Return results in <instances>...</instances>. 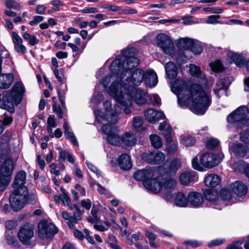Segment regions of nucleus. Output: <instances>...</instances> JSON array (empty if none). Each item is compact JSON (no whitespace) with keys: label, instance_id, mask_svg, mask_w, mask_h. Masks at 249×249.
I'll return each mask as SVG.
<instances>
[{"label":"nucleus","instance_id":"f257e3e1","mask_svg":"<svg viewBox=\"0 0 249 249\" xmlns=\"http://www.w3.org/2000/svg\"><path fill=\"white\" fill-rule=\"evenodd\" d=\"M136 52L134 48H128L122 52V56H116L109 67L111 73L100 82L105 88L106 89L113 81L119 90H120V85L126 87L130 84L136 86L140 85L144 80V71L141 69H136L131 74L129 72L139 64V59L135 56Z\"/></svg>","mask_w":249,"mask_h":249},{"label":"nucleus","instance_id":"f03ea898","mask_svg":"<svg viewBox=\"0 0 249 249\" xmlns=\"http://www.w3.org/2000/svg\"><path fill=\"white\" fill-rule=\"evenodd\" d=\"M172 90H175L178 96V103L181 107H187L191 98L193 102L191 109L196 114H204L211 105L210 95L197 84L192 85L189 88L186 82L177 79L174 83Z\"/></svg>","mask_w":249,"mask_h":249},{"label":"nucleus","instance_id":"7ed1b4c3","mask_svg":"<svg viewBox=\"0 0 249 249\" xmlns=\"http://www.w3.org/2000/svg\"><path fill=\"white\" fill-rule=\"evenodd\" d=\"M120 90L117 89L114 81L106 89V91L120 104L123 106H131L132 100L138 105L148 103L150 96L148 93L131 86L127 87L120 85Z\"/></svg>","mask_w":249,"mask_h":249},{"label":"nucleus","instance_id":"20e7f679","mask_svg":"<svg viewBox=\"0 0 249 249\" xmlns=\"http://www.w3.org/2000/svg\"><path fill=\"white\" fill-rule=\"evenodd\" d=\"M105 113H102L100 110H96L94 114L96 119L99 122L104 123L107 122L109 124L103 125V132L107 136L113 133L114 130H117L116 127L111 125L116 124L118 121V115L121 111L120 106L115 104L113 107L109 101H106L104 103Z\"/></svg>","mask_w":249,"mask_h":249},{"label":"nucleus","instance_id":"39448f33","mask_svg":"<svg viewBox=\"0 0 249 249\" xmlns=\"http://www.w3.org/2000/svg\"><path fill=\"white\" fill-rule=\"evenodd\" d=\"M156 174H158V171L156 170L143 169L135 172L134 178L137 180L142 181L143 186L146 189L156 194L162 189L161 180H163V177L161 176L153 178Z\"/></svg>","mask_w":249,"mask_h":249},{"label":"nucleus","instance_id":"423d86ee","mask_svg":"<svg viewBox=\"0 0 249 249\" xmlns=\"http://www.w3.org/2000/svg\"><path fill=\"white\" fill-rule=\"evenodd\" d=\"M24 91L23 85L21 82L16 83L11 92L5 91L0 94V107L8 110L10 112L14 111L13 102L18 97L21 96Z\"/></svg>","mask_w":249,"mask_h":249},{"label":"nucleus","instance_id":"0eeeda50","mask_svg":"<svg viewBox=\"0 0 249 249\" xmlns=\"http://www.w3.org/2000/svg\"><path fill=\"white\" fill-rule=\"evenodd\" d=\"M28 196V192L27 187L15 189L9 197V202L13 210L18 211L21 209L27 201Z\"/></svg>","mask_w":249,"mask_h":249},{"label":"nucleus","instance_id":"6e6552de","mask_svg":"<svg viewBox=\"0 0 249 249\" xmlns=\"http://www.w3.org/2000/svg\"><path fill=\"white\" fill-rule=\"evenodd\" d=\"M14 169V163L11 159H5L2 162L0 168V191H3L9 184Z\"/></svg>","mask_w":249,"mask_h":249},{"label":"nucleus","instance_id":"1a4fd4ad","mask_svg":"<svg viewBox=\"0 0 249 249\" xmlns=\"http://www.w3.org/2000/svg\"><path fill=\"white\" fill-rule=\"evenodd\" d=\"M157 46L165 54L173 57L175 54V48L171 39L166 35L160 33L157 35Z\"/></svg>","mask_w":249,"mask_h":249},{"label":"nucleus","instance_id":"9d476101","mask_svg":"<svg viewBox=\"0 0 249 249\" xmlns=\"http://www.w3.org/2000/svg\"><path fill=\"white\" fill-rule=\"evenodd\" d=\"M20 241L25 245H30L34 238V227L29 223L21 226L18 232Z\"/></svg>","mask_w":249,"mask_h":249},{"label":"nucleus","instance_id":"9b49d317","mask_svg":"<svg viewBox=\"0 0 249 249\" xmlns=\"http://www.w3.org/2000/svg\"><path fill=\"white\" fill-rule=\"evenodd\" d=\"M248 113V108L245 107H241L227 116V120L228 122H239L240 124L245 125H249V119H246Z\"/></svg>","mask_w":249,"mask_h":249},{"label":"nucleus","instance_id":"f8f14e48","mask_svg":"<svg viewBox=\"0 0 249 249\" xmlns=\"http://www.w3.org/2000/svg\"><path fill=\"white\" fill-rule=\"evenodd\" d=\"M223 157L222 154L218 156L213 153H206L200 156V163L204 167L211 168L218 164Z\"/></svg>","mask_w":249,"mask_h":249},{"label":"nucleus","instance_id":"ddd939ff","mask_svg":"<svg viewBox=\"0 0 249 249\" xmlns=\"http://www.w3.org/2000/svg\"><path fill=\"white\" fill-rule=\"evenodd\" d=\"M38 228L39 236L43 239L50 238L58 232L55 226L44 221L39 223Z\"/></svg>","mask_w":249,"mask_h":249},{"label":"nucleus","instance_id":"4468645a","mask_svg":"<svg viewBox=\"0 0 249 249\" xmlns=\"http://www.w3.org/2000/svg\"><path fill=\"white\" fill-rule=\"evenodd\" d=\"M5 227L7 230L6 231V238L7 243L9 245H12L13 247L17 249L20 248V245L12 235L14 232L13 229L15 227V223L13 221H8L5 223Z\"/></svg>","mask_w":249,"mask_h":249},{"label":"nucleus","instance_id":"2eb2a0df","mask_svg":"<svg viewBox=\"0 0 249 249\" xmlns=\"http://www.w3.org/2000/svg\"><path fill=\"white\" fill-rule=\"evenodd\" d=\"M146 160L148 163L159 164L165 161V154L160 151H154L146 155Z\"/></svg>","mask_w":249,"mask_h":249},{"label":"nucleus","instance_id":"dca6fc26","mask_svg":"<svg viewBox=\"0 0 249 249\" xmlns=\"http://www.w3.org/2000/svg\"><path fill=\"white\" fill-rule=\"evenodd\" d=\"M144 113L147 120L153 124L165 118V115L162 112L157 111L151 108L146 110Z\"/></svg>","mask_w":249,"mask_h":249},{"label":"nucleus","instance_id":"f3484780","mask_svg":"<svg viewBox=\"0 0 249 249\" xmlns=\"http://www.w3.org/2000/svg\"><path fill=\"white\" fill-rule=\"evenodd\" d=\"M57 94L62 108L60 106L57 105L56 103L54 102L53 105V110L54 113L57 114L58 117L61 119L63 117V114L64 113V110L66 109L65 103V97L64 95H62L60 89L57 90Z\"/></svg>","mask_w":249,"mask_h":249},{"label":"nucleus","instance_id":"a211bd4d","mask_svg":"<svg viewBox=\"0 0 249 249\" xmlns=\"http://www.w3.org/2000/svg\"><path fill=\"white\" fill-rule=\"evenodd\" d=\"M13 41L14 44V49L17 53L19 54H24L27 53V49L22 44V38L15 32L12 33Z\"/></svg>","mask_w":249,"mask_h":249},{"label":"nucleus","instance_id":"6ab92c4d","mask_svg":"<svg viewBox=\"0 0 249 249\" xmlns=\"http://www.w3.org/2000/svg\"><path fill=\"white\" fill-rule=\"evenodd\" d=\"M197 177L196 172L194 171H187L182 173L179 177L180 182L185 185L194 183L197 181Z\"/></svg>","mask_w":249,"mask_h":249},{"label":"nucleus","instance_id":"aec40b11","mask_svg":"<svg viewBox=\"0 0 249 249\" xmlns=\"http://www.w3.org/2000/svg\"><path fill=\"white\" fill-rule=\"evenodd\" d=\"M144 80L145 84L150 87H155L158 83V76L152 70H148L144 72Z\"/></svg>","mask_w":249,"mask_h":249},{"label":"nucleus","instance_id":"412c9836","mask_svg":"<svg viewBox=\"0 0 249 249\" xmlns=\"http://www.w3.org/2000/svg\"><path fill=\"white\" fill-rule=\"evenodd\" d=\"M231 189L233 193L239 196L245 195L248 191L247 186L242 182L236 181L231 185Z\"/></svg>","mask_w":249,"mask_h":249},{"label":"nucleus","instance_id":"4be33fe9","mask_svg":"<svg viewBox=\"0 0 249 249\" xmlns=\"http://www.w3.org/2000/svg\"><path fill=\"white\" fill-rule=\"evenodd\" d=\"M188 201L192 206L198 207L202 205L203 202V197L200 193L193 192L188 194Z\"/></svg>","mask_w":249,"mask_h":249},{"label":"nucleus","instance_id":"5701e85b","mask_svg":"<svg viewBox=\"0 0 249 249\" xmlns=\"http://www.w3.org/2000/svg\"><path fill=\"white\" fill-rule=\"evenodd\" d=\"M119 167L123 170H128L132 167L130 157L126 154H122L118 159Z\"/></svg>","mask_w":249,"mask_h":249},{"label":"nucleus","instance_id":"b1692460","mask_svg":"<svg viewBox=\"0 0 249 249\" xmlns=\"http://www.w3.org/2000/svg\"><path fill=\"white\" fill-rule=\"evenodd\" d=\"M230 83L229 77L218 80L216 83L215 88L213 89L215 94L218 97H220L219 92L223 89H227Z\"/></svg>","mask_w":249,"mask_h":249},{"label":"nucleus","instance_id":"393cba45","mask_svg":"<svg viewBox=\"0 0 249 249\" xmlns=\"http://www.w3.org/2000/svg\"><path fill=\"white\" fill-rule=\"evenodd\" d=\"M26 174L23 171L18 172L16 175L14 183H13V188L18 189L21 187H26L23 186L26 181Z\"/></svg>","mask_w":249,"mask_h":249},{"label":"nucleus","instance_id":"a878e982","mask_svg":"<svg viewBox=\"0 0 249 249\" xmlns=\"http://www.w3.org/2000/svg\"><path fill=\"white\" fill-rule=\"evenodd\" d=\"M195 40L189 38H180L177 43V46L181 49L191 50L193 48Z\"/></svg>","mask_w":249,"mask_h":249},{"label":"nucleus","instance_id":"bb28decb","mask_svg":"<svg viewBox=\"0 0 249 249\" xmlns=\"http://www.w3.org/2000/svg\"><path fill=\"white\" fill-rule=\"evenodd\" d=\"M247 149L246 145L240 143H234L231 147V149L234 154L240 157H243L245 156Z\"/></svg>","mask_w":249,"mask_h":249},{"label":"nucleus","instance_id":"cd10ccee","mask_svg":"<svg viewBox=\"0 0 249 249\" xmlns=\"http://www.w3.org/2000/svg\"><path fill=\"white\" fill-rule=\"evenodd\" d=\"M174 202L178 206L181 207H186L189 203L188 197L187 198L183 193L179 192L176 195Z\"/></svg>","mask_w":249,"mask_h":249},{"label":"nucleus","instance_id":"c85d7f7f","mask_svg":"<svg viewBox=\"0 0 249 249\" xmlns=\"http://www.w3.org/2000/svg\"><path fill=\"white\" fill-rule=\"evenodd\" d=\"M75 211L74 212L71 221L70 222L69 227L71 229H74V224L78 223V221L82 219V215L84 212H82L76 205H74Z\"/></svg>","mask_w":249,"mask_h":249},{"label":"nucleus","instance_id":"c756f323","mask_svg":"<svg viewBox=\"0 0 249 249\" xmlns=\"http://www.w3.org/2000/svg\"><path fill=\"white\" fill-rule=\"evenodd\" d=\"M165 71L169 79L175 78L178 74L177 67L172 62H169L166 63L165 65Z\"/></svg>","mask_w":249,"mask_h":249},{"label":"nucleus","instance_id":"7c9ffc66","mask_svg":"<svg viewBox=\"0 0 249 249\" xmlns=\"http://www.w3.org/2000/svg\"><path fill=\"white\" fill-rule=\"evenodd\" d=\"M221 181L219 177L215 174H211L208 176L205 180V184L211 187H215L217 186Z\"/></svg>","mask_w":249,"mask_h":249},{"label":"nucleus","instance_id":"2f4dec72","mask_svg":"<svg viewBox=\"0 0 249 249\" xmlns=\"http://www.w3.org/2000/svg\"><path fill=\"white\" fill-rule=\"evenodd\" d=\"M136 142L135 135L131 133H126L124 136L122 137V143L128 146H133Z\"/></svg>","mask_w":249,"mask_h":249},{"label":"nucleus","instance_id":"473e14b6","mask_svg":"<svg viewBox=\"0 0 249 249\" xmlns=\"http://www.w3.org/2000/svg\"><path fill=\"white\" fill-rule=\"evenodd\" d=\"M205 198L210 202L215 201L218 197V193L215 189H208L204 192Z\"/></svg>","mask_w":249,"mask_h":249},{"label":"nucleus","instance_id":"72a5a7b5","mask_svg":"<svg viewBox=\"0 0 249 249\" xmlns=\"http://www.w3.org/2000/svg\"><path fill=\"white\" fill-rule=\"evenodd\" d=\"M118 130H114L113 133L109 135L107 137L108 142L114 145H119L122 142V138H120L118 135Z\"/></svg>","mask_w":249,"mask_h":249},{"label":"nucleus","instance_id":"f704fd0d","mask_svg":"<svg viewBox=\"0 0 249 249\" xmlns=\"http://www.w3.org/2000/svg\"><path fill=\"white\" fill-rule=\"evenodd\" d=\"M189 68L191 74L193 76L201 80H204L205 79V75L202 72L199 67L193 64H191Z\"/></svg>","mask_w":249,"mask_h":249},{"label":"nucleus","instance_id":"c9c22d12","mask_svg":"<svg viewBox=\"0 0 249 249\" xmlns=\"http://www.w3.org/2000/svg\"><path fill=\"white\" fill-rule=\"evenodd\" d=\"M151 145L156 149L160 148L163 144L161 139L157 134H151L149 136Z\"/></svg>","mask_w":249,"mask_h":249},{"label":"nucleus","instance_id":"e433bc0d","mask_svg":"<svg viewBox=\"0 0 249 249\" xmlns=\"http://www.w3.org/2000/svg\"><path fill=\"white\" fill-rule=\"evenodd\" d=\"M230 56L237 66L240 67L243 65L245 63V59L244 57L240 54L231 53V55Z\"/></svg>","mask_w":249,"mask_h":249},{"label":"nucleus","instance_id":"4c0bfd02","mask_svg":"<svg viewBox=\"0 0 249 249\" xmlns=\"http://www.w3.org/2000/svg\"><path fill=\"white\" fill-rule=\"evenodd\" d=\"M162 184V188L165 189H171L173 188L176 185L177 182L175 179L173 178H165L161 180Z\"/></svg>","mask_w":249,"mask_h":249},{"label":"nucleus","instance_id":"58836bf2","mask_svg":"<svg viewBox=\"0 0 249 249\" xmlns=\"http://www.w3.org/2000/svg\"><path fill=\"white\" fill-rule=\"evenodd\" d=\"M22 37L25 40H27L31 46H34L39 43V40L35 36L31 35L27 32H25L22 35Z\"/></svg>","mask_w":249,"mask_h":249},{"label":"nucleus","instance_id":"ea45409f","mask_svg":"<svg viewBox=\"0 0 249 249\" xmlns=\"http://www.w3.org/2000/svg\"><path fill=\"white\" fill-rule=\"evenodd\" d=\"M180 142L181 143L186 146H190L194 144L195 140L191 136H181Z\"/></svg>","mask_w":249,"mask_h":249},{"label":"nucleus","instance_id":"a19ab883","mask_svg":"<svg viewBox=\"0 0 249 249\" xmlns=\"http://www.w3.org/2000/svg\"><path fill=\"white\" fill-rule=\"evenodd\" d=\"M142 119L140 117H136L133 119V126L137 131L142 130Z\"/></svg>","mask_w":249,"mask_h":249},{"label":"nucleus","instance_id":"79ce46f5","mask_svg":"<svg viewBox=\"0 0 249 249\" xmlns=\"http://www.w3.org/2000/svg\"><path fill=\"white\" fill-rule=\"evenodd\" d=\"M212 70L215 72H220L223 71V67L220 60H216L210 64Z\"/></svg>","mask_w":249,"mask_h":249},{"label":"nucleus","instance_id":"37998d69","mask_svg":"<svg viewBox=\"0 0 249 249\" xmlns=\"http://www.w3.org/2000/svg\"><path fill=\"white\" fill-rule=\"evenodd\" d=\"M180 163L179 161L177 160H172L170 164L169 171L170 173H175L177 170L180 167Z\"/></svg>","mask_w":249,"mask_h":249},{"label":"nucleus","instance_id":"c03bdc74","mask_svg":"<svg viewBox=\"0 0 249 249\" xmlns=\"http://www.w3.org/2000/svg\"><path fill=\"white\" fill-rule=\"evenodd\" d=\"M219 144L218 140L214 138H210L206 142V146L208 149H211L215 148Z\"/></svg>","mask_w":249,"mask_h":249},{"label":"nucleus","instance_id":"a18cd8bd","mask_svg":"<svg viewBox=\"0 0 249 249\" xmlns=\"http://www.w3.org/2000/svg\"><path fill=\"white\" fill-rule=\"evenodd\" d=\"M6 5L9 9H19L21 6L19 3L13 0H6Z\"/></svg>","mask_w":249,"mask_h":249},{"label":"nucleus","instance_id":"49530a36","mask_svg":"<svg viewBox=\"0 0 249 249\" xmlns=\"http://www.w3.org/2000/svg\"><path fill=\"white\" fill-rule=\"evenodd\" d=\"M62 194H61V201L65 205L69 206L71 200L68 194L65 192L64 189H61Z\"/></svg>","mask_w":249,"mask_h":249},{"label":"nucleus","instance_id":"de8ad7c7","mask_svg":"<svg viewBox=\"0 0 249 249\" xmlns=\"http://www.w3.org/2000/svg\"><path fill=\"white\" fill-rule=\"evenodd\" d=\"M9 56V53L5 49L4 47L0 46V72L1 71L2 58H8Z\"/></svg>","mask_w":249,"mask_h":249},{"label":"nucleus","instance_id":"09e8293b","mask_svg":"<svg viewBox=\"0 0 249 249\" xmlns=\"http://www.w3.org/2000/svg\"><path fill=\"white\" fill-rule=\"evenodd\" d=\"M64 134L67 139H71L72 143L74 145H78V143L77 139L72 132L70 131V130H68V131L64 132Z\"/></svg>","mask_w":249,"mask_h":249},{"label":"nucleus","instance_id":"8fccbe9b","mask_svg":"<svg viewBox=\"0 0 249 249\" xmlns=\"http://www.w3.org/2000/svg\"><path fill=\"white\" fill-rule=\"evenodd\" d=\"M220 195L223 199L227 201L230 200L231 197V192L226 189H221Z\"/></svg>","mask_w":249,"mask_h":249},{"label":"nucleus","instance_id":"3c124183","mask_svg":"<svg viewBox=\"0 0 249 249\" xmlns=\"http://www.w3.org/2000/svg\"><path fill=\"white\" fill-rule=\"evenodd\" d=\"M220 15H211L208 16L207 18V20L206 21V23L208 24H215L219 22L217 20L219 18H220Z\"/></svg>","mask_w":249,"mask_h":249},{"label":"nucleus","instance_id":"603ef678","mask_svg":"<svg viewBox=\"0 0 249 249\" xmlns=\"http://www.w3.org/2000/svg\"><path fill=\"white\" fill-rule=\"evenodd\" d=\"M0 122L2 123L3 125H7L12 123V118L10 116H7L5 114H4L0 117Z\"/></svg>","mask_w":249,"mask_h":249},{"label":"nucleus","instance_id":"864d4df0","mask_svg":"<svg viewBox=\"0 0 249 249\" xmlns=\"http://www.w3.org/2000/svg\"><path fill=\"white\" fill-rule=\"evenodd\" d=\"M172 131V127L170 125H168V127L165 131H164L163 134L166 138V141L168 143H170L172 141V137L171 136V132Z\"/></svg>","mask_w":249,"mask_h":249},{"label":"nucleus","instance_id":"5fc2aeb1","mask_svg":"<svg viewBox=\"0 0 249 249\" xmlns=\"http://www.w3.org/2000/svg\"><path fill=\"white\" fill-rule=\"evenodd\" d=\"M240 140L246 143H249V130H246L240 134Z\"/></svg>","mask_w":249,"mask_h":249},{"label":"nucleus","instance_id":"6e6d98bb","mask_svg":"<svg viewBox=\"0 0 249 249\" xmlns=\"http://www.w3.org/2000/svg\"><path fill=\"white\" fill-rule=\"evenodd\" d=\"M86 163L89 169L92 172L95 173L98 177L101 175V171H99L96 166L89 162H86Z\"/></svg>","mask_w":249,"mask_h":249},{"label":"nucleus","instance_id":"4d7b16f0","mask_svg":"<svg viewBox=\"0 0 249 249\" xmlns=\"http://www.w3.org/2000/svg\"><path fill=\"white\" fill-rule=\"evenodd\" d=\"M44 18L40 16H36L34 17L33 20L29 22V24L31 26L36 25L43 20Z\"/></svg>","mask_w":249,"mask_h":249},{"label":"nucleus","instance_id":"13d9d810","mask_svg":"<svg viewBox=\"0 0 249 249\" xmlns=\"http://www.w3.org/2000/svg\"><path fill=\"white\" fill-rule=\"evenodd\" d=\"M149 100H153V105L155 106H160V99L158 95L153 94L151 97H150Z\"/></svg>","mask_w":249,"mask_h":249},{"label":"nucleus","instance_id":"bf43d9fd","mask_svg":"<svg viewBox=\"0 0 249 249\" xmlns=\"http://www.w3.org/2000/svg\"><path fill=\"white\" fill-rule=\"evenodd\" d=\"M225 242L224 239H217L211 241L208 244L209 247H212L215 246L220 245Z\"/></svg>","mask_w":249,"mask_h":249},{"label":"nucleus","instance_id":"052dcab7","mask_svg":"<svg viewBox=\"0 0 249 249\" xmlns=\"http://www.w3.org/2000/svg\"><path fill=\"white\" fill-rule=\"evenodd\" d=\"M192 166L195 169L198 171H202L203 170V167L199 163L197 157H195L193 159Z\"/></svg>","mask_w":249,"mask_h":249},{"label":"nucleus","instance_id":"680f3d73","mask_svg":"<svg viewBox=\"0 0 249 249\" xmlns=\"http://www.w3.org/2000/svg\"><path fill=\"white\" fill-rule=\"evenodd\" d=\"M81 205L82 207L89 210L91 206V201L89 199H84L81 201Z\"/></svg>","mask_w":249,"mask_h":249},{"label":"nucleus","instance_id":"e2e57ef3","mask_svg":"<svg viewBox=\"0 0 249 249\" xmlns=\"http://www.w3.org/2000/svg\"><path fill=\"white\" fill-rule=\"evenodd\" d=\"M47 126L54 128L56 126L55 117L53 115H50L47 120Z\"/></svg>","mask_w":249,"mask_h":249},{"label":"nucleus","instance_id":"0e129e2a","mask_svg":"<svg viewBox=\"0 0 249 249\" xmlns=\"http://www.w3.org/2000/svg\"><path fill=\"white\" fill-rule=\"evenodd\" d=\"M186 245H189L194 248H196L200 246L202 243L201 242L196 241V240H190L186 241L184 242Z\"/></svg>","mask_w":249,"mask_h":249},{"label":"nucleus","instance_id":"69168bd1","mask_svg":"<svg viewBox=\"0 0 249 249\" xmlns=\"http://www.w3.org/2000/svg\"><path fill=\"white\" fill-rule=\"evenodd\" d=\"M36 161L40 169L42 170H43L45 166V163L44 160L43 159H41V157L40 155H38L37 156Z\"/></svg>","mask_w":249,"mask_h":249},{"label":"nucleus","instance_id":"338daca9","mask_svg":"<svg viewBox=\"0 0 249 249\" xmlns=\"http://www.w3.org/2000/svg\"><path fill=\"white\" fill-rule=\"evenodd\" d=\"M93 99L97 103H99L103 99V95L102 93L96 92L93 95Z\"/></svg>","mask_w":249,"mask_h":249},{"label":"nucleus","instance_id":"774afa93","mask_svg":"<svg viewBox=\"0 0 249 249\" xmlns=\"http://www.w3.org/2000/svg\"><path fill=\"white\" fill-rule=\"evenodd\" d=\"M5 201V200L1 201L0 202V207L2 211L7 213L9 210V206Z\"/></svg>","mask_w":249,"mask_h":249}]
</instances>
